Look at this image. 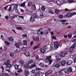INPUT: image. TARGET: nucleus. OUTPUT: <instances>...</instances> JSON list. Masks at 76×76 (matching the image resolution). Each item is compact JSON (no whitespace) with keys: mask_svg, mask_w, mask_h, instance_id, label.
<instances>
[{"mask_svg":"<svg viewBox=\"0 0 76 76\" xmlns=\"http://www.w3.org/2000/svg\"><path fill=\"white\" fill-rule=\"evenodd\" d=\"M10 63V61L9 60H7V63L5 62L4 64V65L6 66V67L9 69V70L6 69V71L7 72H10V69L12 67V65Z\"/></svg>","mask_w":76,"mask_h":76,"instance_id":"1","label":"nucleus"},{"mask_svg":"<svg viewBox=\"0 0 76 76\" xmlns=\"http://www.w3.org/2000/svg\"><path fill=\"white\" fill-rule=\"evenodd\" d=\"M51 57L50 56H48L47 57L46 59H44V60L46 63L49 62V64H51V63H53V61L51 59Z\"/></svg>","mask_w":76,"mask_h":76,"instance_id":"2","label":"nucleus"},{"mask_svg":"<svg viewBox=\"0 0 76 76\" xmlns=\"http://www.w3.org/2000/svg\"><path fill=\"white\" fill-rule=\"evenodd\" d=\"M48 47L45 46L44 47L43 49L42 48L40 49V51L42 54H44L45 52H46V51L48 50Z\"/></svg>","mask_w":76,"mask_h":76,"instance_id":"3","label":"nucleus"},{"mask_svg":"<svg viewBox=\"0 0 76 76\" xmlns=\"http://www.w3.org/2000/svg\"><path fill=\"white\" fill-rule=\"evenodd\" d=\"M62 45L61 43H58L57 42H55L54 43V47L55 48H58V46L61 47Z\"/></svg>","mask_w":76,"mask_h":76,"instance_id":"4","label":"nucleus"},{"mask_svg":"<svg viewBox=\"0 0 76 76\" xmlns=\"http://www.w3.org/2000/svg\"><path fill=\"white\" fill-rule=\"evenodd\" d=\"M37 34L38 35H42L43 34V32H42V29L41 28H40L39 30H38Z\"/></svg>","mask_w":76,"mask_h":76,"instance_id":"5","label":"nucleus"},{"mask_svg":"<svg viewBox=\"0 0 76 76\" xmlns=\"http://www.w3.org/2000/svg\"><path fill=\"white\" fill-rule=\"evenodd\" d=\"M66 16L67 18H70L72 17V15L71 12H69V13H67L66 15Z\"/></svg>","mask_w":76,"mask_h":76,"instance_id":"6","label":"nucleus"},{"mask_svg":"<svg viewBox=\"0 0 76 76\" xmlns=\"http://www.w3.org/2000/svg\"><path fill=\"white\" fill-rule=\"evenodd\" d=\"M53 72V71L52 70H50L49 71L47 72L46 73H45V76H48L49 75H50V74H51Z\"/></svg>","mask_w":76,"mask_h":76,"instance_id":"7","label":"nucleus"},{"mask_svg":"<svg viewBox=\"0 0 76 76\" xmlns=\"http://www.w3.org/2000/svg\"><path fill=\"white\" fill-rule=\"evenodd\" d=\"M64 73H66V74H68L69 73V70H68V69H67V68H65L64 69Z\"/></svg>","mask_w":76,"mask_h":76,"instance_id":"8","label":"nucleus"},{"mask_svg":"<svg viewBox=\"0 0 76 76\" xmlns=\"http://www.w3.org/2000/svg\"><path fill=\"white\" fill-rule=\"evenodd\" d=\"M56 61H60V60H61V56H59L58 57H57L56 56Z\"/></svg>","mask_w":76,"mask_h":76,"instance_id":"9","label":"nucleus"},{"mask_svg":"<svg viewBox=\"0 0 76 76\" xmlns=\"http://www.w3.org/2000/svg\"><path fill=\"white\" fill-rule=\"evenodd\" d=\"M33 39L34 40V41H35L36 42H38L39 41V37H37V38H35L33 36Z\"/></svg>","mask_w":76,"mask_h":76,"instance_id":"10","label":"nucleus"},{"mask_svg":"<svg viewBox=\"0 0 76 76\" xmlns=\"http://www.w3.org/2000/svg\"><path fill=\"white\" fill-rule=\"evenodd\" d=\"M61 21V24L63 25H66V23L65 22L67 21L66 20H61L60 21Z\"/></svg>","mask_w":76,"mask_h":76,"instance_id":"11","label":"nucleus"},{"mask_svg":"<svg viewBox=\"0 0 76 76\" xmlns=\"http://www.w3.org/2000/svg\"><path fill=\"white\" fill-rule=\"evenodd\" d=\"M8 41H13L14 40L13 37H8Z\"/></svg>","mask_w":76,"mask_h":76,"instance_id":"12","label":"nucleus"},{"mask_svg":"<svg viewBox=\"0 0 76 76\" xmlns=\"http://www.w3.org/2000/svg\"><path fill=\"white\" fill-rule=\"evenodd\" d=\"M72 64V60H69L67 62V64L68 65H71Z\"/></svg>","mask_w":76,"mask_h":76,"instance_id":"13","label":"nucleus"},{"mask_svg":"<svg viewBox=\"0 0 76 76\" xmlns=\"http://www.w3.org/2000/svg\"><path fill=\"white\" fill-rule=\"evenodd\" d=\"M36 67V65L35 64H31L29 68L30 69H32V68H34V67Z\"/></svg>","mask_w":76,"mask_h":76,"instance_id":"14","label":"nucleus"},{"mask_svg":"<svg viewBox=\"0 0 76 76\" xmlns=\"http://www.w3.org/2000/svg\"><path fill=\"white\" fill-rule=\"evenodd\" d=\"M24 55L26 56V57H29V56H30V54L29 53V52H26L24 53Z\"/></svg>","mask_w":76,"mask_h":76,"instance_id":"15","label":"nucleus"},{"mask_svg":"<svg viewBox=\"0 0 76 76\" xmlns=\"http://www.w3.org/2000/svg\"><path fill=\"white\" fill-rule=\"evenodd\" d=\"M18 5H15L13 6V9L14 10H16L18 9Z\"/></svg>","mask_w":76,"mask_h":76,"instance_id":"16","label":"nucleus"},{"mask_svg":"<svg viewBox=\"0 0 76 76\" xmlns=\"http://www.w3.org/2000/svg\"><path fill=\"white\" fill-rule=\"evenodd\" d=\"M32 9L33 10H36V6L35 5H33L32 6Z\"/></svg>","mask_w":76,"mask_h":76,"instance_id":"17","label":"nucleus"},{"mask_svg":"<svg viewBox=\"0 0 76 76\" xmlns=\"http://www.w3.org/2000/svg\"><path fill=\"white\" fill-rule=\"evenodd\" d=\"M29 72L28 71L25 70V72H24L25 75L27 76L29 75Z\"/></svg>","mask_w":76,"mask_h":76,"instance_id":"18","label":"nucleus"},{"mask_svg":"<svg viewBox=\"0 0 76 76\" xmlns=\"http://www.w3.org/2000/svg\"><path fill=\"white\" fill-rule=\"evenodd\" d=\"M40 45H41V44H38V45L34 47L33 49L35 50L36 49V48H39V46H40Z\"/></svg>","mask_w":76,"mask_h":76,"instance_id":"19","label":"nucleus"},{"mask_svg":"<svg viewBox=\"0 0 76 76\" xmlns=\"http://www.w3.org/2000/svg\"><path fill=\"white\" fill-rule=\"evenodd\" d=\"M73 48L72 46H71L69 48V52L70 53H72V52H73Z\"/></svg>","mask_w":76,"mask_h":76,"instance_id":"20","label":"nucleus"},{"mask_svg":"<svg viewBox=\"0 0 76 76\" xmlns=\"http://www.w3.org/2000/svg\"><path fill=\"white\" fill-rule=\"evenodd\" d=\"M24 67L25 69H28V68L29 67V66L28 64H26L24 65Z\"/></svg>","mask_w":76,"mask_h":76,"instance_id":"21","label":"nucleus"},{"mask_svg":"<svg viewBox=\"0 0 76 76\" xmlns=\"http://www.w3.org/2000/svg\"><path fill=\"white\" fill-rule=\"evenodd\" d=\"M18 16L17 15H15L14 16H10L9 17V19H13L14 18V17H17Z\"/></svg>","mask_w":76,"mask_h":76,"instance_id":"22","label":"nucleus"},{"mask_svg":"<svg viewBox=\"0 0 76 76\" xmlns=\"http://www.w3.org/2000/svg\"><path fill=\"white\" fill-rule=\"evenodd\" d=\"M30 20V21H31V22H34V20H35V19H34V18L31 17Z\"/></svg>","mask_w":76,"mask_h":76,"instance_id":"23","label":"nucleus"},{"mask_svg":"<svg viewBox=\"0 0 76 76\" xmlns=\"http://www.w3.org/2000/svg\"><path fill=\"white\" fill-rule=\"evenodd\" d=\"M32 2L31 1H29L28 2V4H27L28 6V7H29L30 6H32Z\"/></svg>","mask_w":76,"mask_h":76,"instance_id":"24","label":"nucleus"},{"mask_svg":"<svg viewBox=\"0 0 76 76\" xmlns=\"http://www.w3.org/2000/svg\"><path fill=\"white\" fill-rule=\"evenodd\" d=\"M34 61H33V60L32 59H31L28 62V64L29 65L31 64Z\"/></svg>","mask_w":76,"mask_h":76,"instance_id":"25","label":"nucleus"},{"mask_svg":"<svg viewBox=\"0 0 76 76\" xmlns=\"http://www.w3.org/2000/svg\"><path fill=\"white\" fill-rule=\"evenodd\" d=\"M56 3L58 4V5H60L61 4V1L60 0H57L56 1Z\"/></svg>","mask_w":76,"mask_h":76,"instance_id":"26","label":"nucleus"},{"mask_svg":"<svg viewBox=\"0 0 76 76\" xmlns=\"http://www.w3.org/2000/svg\"><path fill=\"white\" fill-rule=\"evenodd\" d=\"M55 67H56V68H59L60 67V64H57L55 65Z\"/></svg>","mask_w":76,"mask_h":76,"instance_id":"27","label":"nucleus"},{"mask_svg":"<svg viewBox=\"0 0 76 76\" xmlns=\"http://www.w3.org/2000/svg\"><path fill=\"white\" fill-rule=\"evenodd\" d=\"M15 46L16 47V48H19V49H20V48H19V45L18 43H15Z\"/></svg>","mask_w":76,"mask_h":76,"instance_id":"28","label":"nucleus"},{"mask_svg":"<svg viewBox=\"0 0 76 76\" xmlns=\"http://www.w3.org/2000/svg\"><path fill=\"white\" fill-rule=\"evenodd\" d=\"M65 64H66V61H63L61 62V65L62 66H64Z\"/></svg>","mask_w":76,"mask_h":76,"instance_id":"29","label":"nucleus"},{"mask_svg":"<svg viewBox=\"0 0 76 76\" xmlns=\"http://www.w3.org/2000/svg\"><path fill=\"white\" fill-rule=\"evenodd\" d=\"M14 67L15 70H18V68H19V65L17 64H15L14 65Z\"/></svg>","mask_w":76,"mask_h":76,"instance_id":"30","label":"nucleus"},{"mask_svg":"<svg viewBox=\"0 0 76 76\" xmlns=\"http://www.w3.org/2000/svg\"><path fill=\"white\" fill-rule=\"evenodd\" d=\"M25 2H24L23 3L21 4V7H25Z\"/></svg>","mask_w":76,"mask_h":76,"instance_id":"31","label":"nucleus"},{"mask_svg":"<svg viewBox=\"0 0 76 76\" xmlns=\"http://www.w3.org/2000/svg\"><path fill=\"white\" fill-rule=\"evenodd\" d=\"M21 49L22 50H23V51H25L27 49V48L26 47H23Z\"/></svg>","mask_w":76,"mask_h":76,"instance_id":"32","label":"nucleus"},{"mask_svg":"<svg viewBox=\"0 0 76 76\" xmlns=\"http://www.w3.org/2000/svg\"><path fill=\"white\" fill-rule=\"evenodd\" d=\"M2 75V76H9V75L7 73H3Z\"/></svg>","mask_w":76,"mask_h":76,"instance_id":"33","label":"nucleus"},{"mask_svg":"<svg viewBox=\"0 0 76 76\" xmlns=\"http://www.w3.org/2000/svg\"><path fill=\"white\" fill-rule=\"evenodd\" d=\"M43 33L44 34H48V31L47 30H44L43 31Z\"/></svg>","mask_w":76,"mask_h":76,"instance_id":"34","label":"nucleus"},{"mask_svg":"<svg viewBox=\"0 0 76 76\" xmlns=\"http://www.w3.org/2000/svg\"><path fill=\"white\" fill-rule=\"evenodd\" d=\"M23 44L24 45H27V41L26 40H24L23 41Z\"/></svg>","mask_w":76,"mask_h":76,"instance_id":"35","label":"nucleus"},{"mask_svg":"<svg viewBox=\"0 0 76 76\" xmlns=\"http://www.w3.org/2000/svg\"><path fill=\"white\" fill-rule=\"evenodd\" d=\"M61 56H62V57H64L65 56V53L63 52H61Z\"/></svg>","mask_w":76,"mask_h":76,"instance_id":"36","label":"nucleus"},{"mask_svg":"<svg viewBox=\"0 0 76 76\" xmlns=\"http://www.w3.org/2000/svg\"><path fill=\"white\" fill-rule=\"evenodd\" d=\"M55 13L56 14H58L60 13V11L58 10H55Z\"/></svg>","mask_w":76,"mask_h":76,"instance_id":"37","label":"nucleus"},{"mask_svg":"<svg viewBox=\"0 0 76 76\" xmlns=\"http://www.w3.org/2000/svg\"><path fill=\"white\" fill-rule=\"evenodd\" d=\"M18 73H22V69H18Z\"/></svg>","mask_w":76,"mask_h":76,"instance_id":"38","label":"nucleus"},{"mask_svg":"<svg viewBox=\"0 0 76 76\" xmlns=\"http://www.w3.org/2000/svg\"><path fill=\"white\" fill-rule=\"evenodd\" d=\"M4 42L7 45H10V42H8L7 41H5Z\"/></svg>","mask_w":76,"mask_h":76,"instance_id":"39","label":"nucleus"},{"mask_svg":"<svg viewBox=\"0 0 76 76\" xmlns=\"http://www.w3.org/2000/svg\"><path fill=\"white\" fill-rule=\"evenodd\" d=\"M16 29L18 30H22V28L21 27H17L16 28Z\"/></svg>","mask_w":76,"mask_h":76,"instance_id":"40","label":"nucleus"},{"mask_svg":"<svg viewBox=\"0 0 76 76\" xmlns=\"http://www.w3.org/2000/svg\"><path fill=\"white\" fill-rule=\"evenodd\" d=\"M19 63L22 64V65H23L24 64V62L23 60H20L19 62Z\"/></svg>","mask_w":76,"mask_h":76,"instance_id":"41","label":"nucleus"},{"mask_svg":"<svg viewBox=\"0 0 76 76\" xmlns=\"http://www.w3.org/2000/svg\"><path fill=\"white\" fill-rule=\"evenodd\" d=\"M39 65L40 66L42 67H44V63H40Z\"/></svg>","mask_w":76,"mask_h":76,"instance_id":"42","label":"nucleus"},{"mask_svg":"<svg viewBox=\"0 0 76 76\" xmlns=\"http://www.w3.org/2000/svg\"><path fill=\"white\" fill-rule=\"evenodd\" d=\"M33 16L34 18H37L38 17V15L37 13H34L33 15Z\"/></svg>","mask_w":76,"mask_h":76,"instance_id":"43","label":"nucleus"},{"mask_svg":"<svg viewBox=\"0 0 76 76\" xmlns=\"http://www.w3.org/2000/svg\"><path fill=\"white\" fill-rule=\"evenodd\" d=\"M41 9L42 11H45V8L44 6H42L41 7Z\"/></svg>","mask_w":76,"mask_h":76,"instance_id":"44","label":"nucleus"},{"mask_svg":"<svg viewBox=\"0 0 76 76\" xmlns=\"http://www.w3.org/2000/svg\"><path fill=\"white\" fill-rule=\"evenodd\" d=\"M58 18L60 19H62L63 18V15H60L58 16Z\"/></svg>","mask_w":76,"mask_h":76,"instance_id":"45","label":"nucleus"},{"mask_svg":"<svg viewBox=\"0 0 76 76\" xmlns=\"http://www.w3.org/2000/svg\"><path fill=\"white\" fill-rule=\"evenodd\" d=\"M72 47L74 48H75V47H76V43H74L73 44Z\"/></svg>","mask_w":76,"mask_h":76,"instance_id":"46","label":"nucleus"},{"mask_svg":"<svg viewBox=\"0 0 76 76\" xmlns=\"http://www.w3.org/2000/svg\"><path fill=\"white\" fill-rule=\"evenodd\" d=\"M63 70H61L59 72H58V73L59 75H62L63 74V73H62V72H63Z\"/></svg>","mask_w":76,"mask_h":76,"instance_id":"47","label":"nucleus"},{"mask_svg":"<svg viewBox=\"0 0 76 76\" xmlns=\"http://www.w3.org/2000/svg\"><path fill=\"white\" fill-rule=\"evenodd\" d=\"M10 56L11 57H13L14 56V53L12 52L10 54Z\"/></svg>","mask_w":76,"mask_h":76,"instance_id":"48","label":"nucleus"},{"mask_svg":"<svg viewBox=\"0 0 76 76\" xmlns=\"http://www.w3.org/2000/svg\"><path fill=\"white\" fill-rule=\"evenodd\" d=\"M76 14V12H73L71 13V15H72V16H74V15H75Z\"/></svg>","mask_w":76,"mask_h":76,"instance_id":"49","label":"nucleus"},{"mask_svg":"<svg viewBox=\"0 0 76 76\" xmlns=\"http://www.w3.org/2000/svg\"><path fill=\"white\" fill-rule=\"evenodd\" d=\"M41 70V68H36V70L37 71H38L39 70Z\"/></svg>","mask_w":76,"mask_h":76,"instance_id":"50","label":"nucleus"},{"mask_svg":"<svg viewBox=\"0 0 76 76\" xmlns=\"http://www.w3.org/2000/svg\"><path fill=\"white\" fill-rule=\"evenodd\" d=\"M22 36L23 37H24L25 38L26 37V38L27 37V34H22Z\"/></svg>","mask_w":76,"mask_h":76,"instance_id":"51","label":"nucleus"},{"mask_svg":"<svg viewBox=\"0 0 76 76\" xmlns=\"http://www.w3.org/2000/svg\"><path fill=\"white\" fill-rule=\"evenodd\" d=\"M39 74H40V73H37L35 75V76H40V75H39Z\"/></svg>","mask_w":76,"mask_h":76,"instance_id":"52","label":"nucleus"},{"mask_svg":"<svg viewBox=\"0 0 76 76\" xmlns=\"http://www.w3.org/2000/svg\"><path fill=\"white\" fill-rule=\"evenodd\" d=\"M15 10L16 13H18V14H19V10H18V9L16 10Z\"/></svg>","mask_w":76,"mask_h":76,"instance_id":"53","label":"nucleus"},{"mask_svg":"<svg viewBox=\"0 0 76 76\" xmlns=\"http://www.w3.org/2000/svg\"><path fill=\"white\" fill-rule=\"evenodd\" d=\"M68 70L69 71V72H72V68H69V69Z\"/></svg>","mask_w":76,"mask_h":76,"instance_id":"54","label":"nucleus"},{"mask_svg":"<svg viewBox=\"0 0 76 76\" xmlns=\"http://www.w3.org/2000/svg\"><path fill=\"white\" fill-rule=\"evenodd\" d=\"M49 13H51L52 15H53V14H54V12H52V11H51V10H49Z\"/></svg>","mask_w":76,"mask_h":76,"instance_id":"55","label":"nucleus"},{"mask_svg":"<svg viewBox=\"0 0 76 76\" xmlns=\"http://www.w3.org/2000/svg\"><path fill=\"white\" fill-rule=\"evenodd\" d=\"M65 52H66V53L69 51V49L67 48H66L65 49Z\"/></svg>","mask_w":76,"mask_h":76,"instance_id":"56","label":"nucleus"},{"mask_svg":"<svg viewBox=\"0 0 76 76\" xmlns=\"http://www.w3.org/2000/svg\"><path fill=\"white\" fill-rule=\"evenodd\" d=\"M52 38L53 39H55L56 38V36H55V35L52 36Z\"/></svg>","mask_w":76,"mask_h":76,"instance_id":"57","label":"nucleus"},{"mask_svg":"<svg viewBox=\"0 0 76 76\" xmlns=\"http://www.w3.org/2000/svg\"><path fill=\"white\" fill-rule=\"evenodd\" d=\"M1 69H2V72H4V67H3V66H1Z\"/></svg>","mask_w":76,"mask_h":76,"instance_id":"58","label":"nucleus"},{"mask_svg":"<svg viewBox=\"0 0 76 76\" xmlns=\"http://www.w3.org/2000/svg\"><path fill=\"white\" fill-rule=\"evenodd\" d=\"M15 53H18L19 52V51L18 49H16L15 51H14Z\"/></svg>","mask_w":76,"mask_h":76,"instance_id":"59","label":"nucleus"},{"mask_svg":"<svg viewBox=\"0 0 76 76\" xmlns=\"http://www.w3.org/2000/svg\"><path fill=\"white\" fill-rule=\"evenodd\" d=\"M72 41L73 42H75V43L76 44V39H73Z\"/></svg>","mask_w":76,"mask_h":76,"instance_id":"60","label":"nucleus"},{"mask_svg":"<svg viewBox=\"0 0 76 76\" xmlns=\"http://www.w3.org/2000/svg\"><path fill=\"white\" fill-rule=\"evenodd\" d=\"M12 10V7L10 6V7L9 8V9L8 10L9 11H10Z\"/></svg>","mask_w":76,"mask_h":76,"instance_id":"61","label":"nucleus"},{"mask_svg":"<svg viewBox=\"0 0 76 76\" xmlns=\"http://www.w3.org/2000/svg\"><path fill=\"white\" fill-rule=\"evenodd\" d=\"M18 75H19V74L16 73H14V75H15V76H18Z\"/></svg>","mask_w":76,"mask_h":76,"instance_id":"62","label":"nucleus"},{"mask_svg":"<svg viewBox=\"0 0 76 76\" xmlns=\"http://www.w3.org/2000/svg\"><path fill=\"white\" fill-rule=\"evenodd\" d=\"M72 37V35L71 34H69L68 36V37L69 38H71Z\"/></svg>","mask_w":76,"mask_h":76,"instance_id":"63","label":"nucleus"},{"mask_svg":"<svg viewBox=\"0 0 76 76\" xmlns=\"http://www.w3.org/2000/svg\"><path fill=\"white\" fill-rule=\"evenodd\" d=\"M39 58V56H36V59L37 60V59H38Z\"/></svg>","mask_w":76,"mask_h":76,"instance_id":"64","label":"nucleus"}]
</instances>
